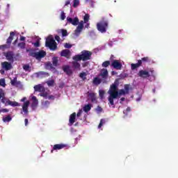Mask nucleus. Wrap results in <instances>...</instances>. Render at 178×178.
Listing matches in <instances>:
<instances>
[{
  "label": "nucleus",
  "mask_w": 178,
  "mask_h": 178,
  "mask_svg": "<svg viewBox=\"0 0 178 178\" xmlns=\"http://www.w3.org/2000/svg\"><path fill=\"white\" fill-rule=\"evenodd\" d=\"M124 101H126V98L122 97V98L120 99V104H122V102H124Z\"/></svg>",
  "instance_id": "nucleus-55"
},
{
  "label": "nucleus",
  "mask_w": 178,
  "mask_h": 178,
  "mask_svg": "<svg viewBox=\"0 0 178 178\" xmlns=\"http://www.w3.org/2000/svg\"><path fill=\"white\" fill-rule=\"evenodd\" d=\"M86 66H87V63L83 64V67H86Z\"/></svg>",
  "instance_id": "nucleus-63"
},
{
  "label": "nucleus",
  "mask_w": 178,
  "mask_h": 178,
  "mask_svg": "<svg viewBox=\"0 0 178 178\" xmlns=\"http://www.w3.org/2000/svg\"><path fill=\"white\" fill-rule=\"evenodd\" d=\"M86 76H87V74L86 72H81L79 74V77L81 79H83V80L86 79Z\"/></svg>",
  "instance_id": "nucleus-43"
},
{
  "label": "nucleus",
  "mask_w": 178,
  "mask_h": 178,
  "mask_svg": "<svg viewBox=\"0 0 178 178\" xmlns=\"http://www.w3.org/2000/svg\"><path fill=\"white\" fill-rule=\"evenodd\" d=\"M2 98H5V92L2 88H0V101Z\"/></svg>",
  "instance_id": "nucleus-34"
},
{
  "label": "nucleus",
  "mask_w": 178,
  "mask_h": 178,
  "mask_svg": "<svg viewBox=\"0 0 178 178\" xmlns=\"http://www.w3.org/2000/svg\"><path fill=\"white\" fill-rule=\"evenodd\" d=\"M19 40L20 41H25L26 38L24 36H21Z\"/></svg>",
  "instance_id": "nucleus-57"
},
{
  "label": "nucleus",
  "mask_w": 178,
  "mask_h": 178,
  "mask_svg": "<svg viewBox=\"0 0 178 178\" xmlns=\"http://www.w3.org/2000/svg\"><path fill=\"white\" fill-rule=\"evenodd\" d=\"M48 99H51L52 101H54V99H55V96H54L53 95H49L47 97Z\"/></svg>",
  "instance_id": "nucleus-49"
},
{
  "label": "nucleus",
  "mask_w": 178,
  "mask_h": 178,
  "mask_svg": "<svg viewBox=\"0 0 178 178\" xmlns=\"http://www.w3.org/2000/svg\"><path fill=\"white\" fill-rule=\"evenodd\" d=\"M111 66L114 69H116V70H122V63H120V62H119L118 60H114L111 63Z\"/></svg>",
  "instance_id": "nucleus-10"
},
{
  "label": "nucleus",
  "mask_w": 178,
  "mask_h": 178,
  "mask_svg": "<svg viewBox=\"0 0 178 178\" xmlns=\"http://www.w3.org/2000/svg\"><path fill=\"white\" fill-rule=\"evenodd\" d=\"M40 97H43V98H45L47 99V98H48V92H44L40 94Z\"/></svg>",
  "instance_id": "nucleus-40"
},
{
  "label": "nucleus",
  "mask_w": 178,
  "mask_h": 178,
  "mask_svg": "<svg viewBox=\"0 0 178 178\" xmlns=\"http://www.w3.org/2000/svg\"><path fill=\"white\" fill-rule=\"evenodd\" d=\"M30 106V102L29 101H26L24 103L23 106H22V111L24 112V115L25 116H27V115H29V106Z\"/></svg>",
  "instance_id": "nucleus-11"
},
{
  "label": "nucleus",
  "mask_w": 178,
  "mask_h": 178,
  "mask_svg": "<svg viewBox=\"0 0 178 178\" xmlns=\"http://www.w3.org/2000/svg\"><path fill=\"white\" fill-rule=\"evenodd\" d=\"M83 111L84 112H86V113H88V112L91 111V105L90 104L85 105L83 107Z\"/></svg>",
  "instance_id": "nucleus-28"
},
{
  "label": "nucleus",
  "mask_w": 178,
  "mask_h": 178,
  "mask_svg": "<svg viewBox=\"0 0 178 178\" xmlns=\"http://www.w3.org/2000/svg\"><path fill=\"white\" fill-rule=\"evenodd\" d=\"M88 20H90V15L86 14L85 16L83 17V23H87L88 22Z\"/></svg>",
  "instance_id": "nucleus-31"
},
{
  "label": "nucleus",
  "mask_w": 178,
  "mask_h": 178,
  "mask_svg": "<svg viewBox=\"0 0 178 178\" xmlns=\"http://www.w3.org/2000/svg\"><path fill=\"white\" fill-rule=\"evenodd\" d=\"M6 103L10 106H19V103H17V102H12L10 100H8Z\"/></svg>",
  "instance_id": "nucleus-26"
},
{
  "label": "nucleus",
  "mask_w": 178,
  "mask_h": 178,
  "mask_svg": "<svg viewBox=\"0 0 178 178\" xmlns=\"http://www.w3.org/2000/svg\"><path fill=\"white\" fill-rule=\"evenodd\" d=\"M141 65H142V62L140 60H138V63L136 64L134 63L131 64V70H136V69H137L138 67H140Z\"/></svg>",
  "instance_id": "nucleus-17"
},
{
  "label": "nucleus",
  "mask_w": 178,
  "mask_h": 178,
  "mask_svg": "<svg viewBox=\"0 0 178 178\" xmlns=\"http://www.w3.org/2000/svg\"><path fill=\"white\" fill-rule=\"evenodd\" d=\"M131 111V108L130 107H127V109L123 111V113L124 115H125V116H127V115H129V113H130Z\"/></svg>",
  "instance_id": "nucleus-33"
},
{
  "label": "nucleus",
  "mask_w": 178,
  "mask_h": 178,
  "mask_svg": "<svg viewBox=\"0 0 178 178\" xmlns=\"http://www.w3.org/2000/svg\"><path fill=\"white\" fill-rule=\"evenodd\" d=\"M1 66L3 69H5V70H10V69H12V64L8 61L3 62L1 63Z\"/></svg>",
  "instance_id": "nucleus-14"
},
{
  "label": "nucleus",
  "mask_w": 178,
  "mask_h": 178,
  "mask_svg": "<svg viewBox=\"0 0 178 178\" xmlns=\"http://www.w3.org/2000/svg\"><path fill=\"white\" fill-rule=\"evenodd\" d=\"M29 56H33L35 59H42V58L47 56V52L44 51V50L39 51L38 52L31 51Z\"/></svg>",
  "instance_id": "nucleus-6"
},
{
  "label": "nucleus",
  "mask_w": 178,
  "mask_h": 178,
  "mask_svg": "<svg viewBox=\"0 0 178 178\" xmlns=\"http://www.w3.org/2000/svg\"><path fill=\"white\" fill-rule=\"evenodd\" d=\"M82 113H83V111L82 110H79V112L76 114L77 118H80V116H81Z\"/></svg>",
  "instance_id": "nucleus-50"
},
{
  "label": "nucleus",
  "mask_w": 178,
  "mask_h": 178,
  "mask_svg": "<svg viewBox=\"0 0 178 178\" xmlns=\"http://www.w3.org/2000/svg\"><path fill=\"white\" fill-rule=\"evenodd\" d=\"M59 62V60L58 59V57H54L52 58V65L53 66H58V63Z\"/></svg>",
  "instance_id": "nucleus-29"
},
{
  "label": "nucleus",
  "mask_w": 178,
  "mask_h": 178,
  "mask_svg": "<svg viewBox=\"0 0 178 178\" xmlns=\"http://www.w3.org/2000/svg\"><path fill=\"white\" fill-rule=\"evenodd\" d=\"M3 112H9V110L4 108V109H3Z\"/></svg>",
  "instance_id": "nucleus-61"
},
{
  "label": "nucleus",
  "mask_w": 178,
  "mask_h": 178,
  "mask_svg": "<svg viewBox=\"0 0 178 178\" xmlns=\"http://www.w3.org/2000/svg\"><path fill=\"white\" fill-rule=\"evenodd\" d=\"M99 95L100 98H102V99L104 98V95H105V91L100 90L99 91Z\"/></svg>",
  "instance_id": "nucleus-41"
},
{
  "label": "nucleus",
  "mask_w": 178,
  "mask_h": 178,
  "mask_svg": "<svg viewBox=\"0 0 178 178\" xmlns=\"http://www.w3.org/2000/svg\"><path fill=\"white\" fill-rule=\"evenodd\" d=\"M99 76L102 78L103 80H106L108 76V70L102 69L101 70Z\"/></svg>",
  "instance_id": "nucleus-13"
},
{
  "label": "nucleus",
  "mask_w": 178,
  "mask_h": 178,
  "mask_svg": "<svg viewBox=\"0 0 178 178\" xmlns=\"http://www.w3.org/2000/svg\"><path fill=\"white\" fill-rule=\"evenodd\" d=\"M67 22L70 24H72V26H77L78 25L76 26V29L74 31V33H75L76 35H79V34H80V33H81V31H83V29H84V22L83 21L79 22V17H75L73 19L70 17H67Z\"/></svg>",
  "instance_id": "nucleus-2"
},
{
  "label": "nucleus",
  "mask_w": 178,
  "mask_h": 178,
  "mask_svg": "<svg viewBox=\"0 0 178 178\" xmlns=\"http://www.w3.org/2000/svg\"><path fill=\"white\" fill-rule=\"evenodd\" d=\"M101 83H102V81L101 80V79H99L98 77H95L93 79L92 84H94L95 86H99V84H101Z\"/></svg>",
  "instance_id": "nucleus-23"
},
{
  "label": "nucleus",
  "mask_w": 178,
  "mask_h": 178,
  "mask_svg": "<svg viewBox=\"0 0 178 178\" xmlns=\"http://www.w3.org/2000/svg\"><path fill=\"white\" fill-rule=\"evenodd\" d=\"M64 47L65 48H67V49H70L72 47V44H69V43H65L64 44Z\"/></svg>",
  "instance_id": "nucleus-48"
},
{
  "label": "nucleus",
  "mask_w": 178,
  "mask_h": 178,
  "mask_svg": "<svg viewBox=\"0 0 178 178\" xmlns=\"http://www.w3.org/2000/svg\"><path fill=\"white\" fill-rule=\"evenodd\" d=\"M72 67L76 70H81V65L77 61L72 62Z\"/></svg>",
  "instance_id": "nucleus-16"
},
{
  "label": "nucleus",
  "mask_w": 178,
  "mask_h": 178,
  "mask_svg": "<svg viewBox=\"0 0 178 178\" xmlns=\"http://www.w3.org/2000/svg\"><path fill=\"white\" fill-rule=\"evenodd\" d=\"M142 63H151V58L149 57H143L141 58Z\"/></svg>",
  "instance_id": "nucleus-27"
},
{
  "label": "nucleus",
  "mask_w": 178,
  "mask_h": 178,
  "mask_svg": "<svg viewBox=\"0 0 178 178\" xmlns=\"http://www.w3.org/2000/svg\"><path fill=\"white\" fill-rule=\"evenodd\" d=\"M1 102L3 103V104H5V96H4V97H2L1 99Z\"/></svg>",
  "instance_id": "nucleus-59"
},
{
  "label": "nucleus",
  "mask_w": 178,
  "mask_h": 178,
  "mask_svg": "<svg viewBox=\"0 0 178 178\" xmlns=\"http://www.w3.org/2000/svg\"><path fill=\"white\" fill-rule=\"evenodd\" d=\"M45 45L49 48L51 51H56V49L58 48V45L56 42H55V40H54V38H47L46 39Z\"/></svg>",
  "instance_id": "nucleus-4"
},
{
  "label": "nucleus",
  "mask_w": 178,
  "mask_h": 178,
  "mask_svg": "<svg viewBox=\"0 0 178 178\" xmlns=\"http://www.w3.org/2000/svg\"><path fill=\"white\" fill-rule=\"evenodd\" d=\"M73 2H74V4H73L74 8H77V6L80 5V0H74Z\"/></svg>",
  "instance_id": "nucleus-37"
},
{
  "label": "nucleus",
  "mask_w": 178,
  "mask_h": 178,
  "mask_svg": "<svg viewBox=\"0 0 178 178\" xmlns=\"http://www.w3.org/2000/svg\"><path fill=\"white\" fill-rule=\"evenodd\" d=\"M67 5H70V0H67V1H65V6H67Z\"/></svg>",
  "instance_id": "nucleus-54"
},
{
  "label": "nucleus",
  "mask_w": 178,
  "mask_h": 178,
  "mask_svg": "<svg viewBox=\"0 0 178 178\" xmlns=\"http://www.w3.org/2000/svg\"><path fill=\"white\" fill-rule=\"evenodd\" d=\"M34 47H35L36 48H38V47H40V42L39 41H36L34 43Z\"/></svg>",
  "instance_id": "nucleus-51"
},
{
  "label": "nucleus",
  "mask_w": 178,
  "mask_h": 178,
  "mask_svg": "<svg viewBox=\"0 0 178 178\" xmlns=\"http://www.w3.org/2000/svg\"><path fill=\"white\" fill-rule=\"evenodd\" d=\"M109 65H111V61L109 60H106L102 64V67H108Z\"/></svg>",
  "instance_id": "nucleus-30"
},
{
  "label": "nucleus",
  "mask_w": 178,
  "mask_h": 178,
  "mask_svg": "<svg viewBox=\"0 0 178 178\" xmlns=\"http://www.w3.org/2000/svg\"><path fill=\"white\" fill-rule=\"evenodd\" d=\"M23 69H24V70H26V72H27V70H29V69H30V65H24V66H23Z\"/></svg>",
  "instance_id": "nucleus-46"
},
{
  "label": "nucleus",
  "mask_w": 178,
  "mask_h": 178,
  "mask_svg": "<svg viewBox=\"0 0 178 178\" xmlns=\"http://www.w3.org/2000/svg\"><path fill=\"white\" fill-rule=\"evenodd\" d=\"M74 62H80V60H83L81 57V54H77L72 57Z\"/></svg>",
  "instance_id": "nucleus-24"
},
{
  "label": "nucleus",
  "mask_w": 178,
  "mask_h": 178,
  "mask_svg": "<svg viewBox=\"0 0 178 178\" xmlns=\"http://www.w3.org/2000/svg\"><path fill=\"white\" fill-rule=\"evenodd\" d=\"M109 26V24L108 21L105 19H102L97 24V29L99 33H106V30H108V27Z\"/></svg>",
  "instance_id": "nucleus-3"
},
{
  "label": "nucleus",
  "mask_w": 178,
  "mask_h": 178,
  "mask_svg": "<svg viewBox=\"0 0 178 178\" xmlns=\"http://www.w3.org/2000/svg\"><path fill=\"white\" fill-rule=\"evenodd\" d=\"M18 47L21 48V49H24L26 48V43L25 42H19L18 44Z\"/></svg>",
  "instance_id": "nucleus-38"
},
{
  "label": "nucleus",
  "mask_w": 178,
  "mask_h": 178,
  "mask_svg": "<svg viewBox=\"0 0 178 178\" xmlns=\"http://www.w3.org/2000/svg\"><path fill=\"white\" fill-rule=\"evenodd\" d=\"M97 111L98 112H102V107L98 106L97 108Z\"/></svg>",
  "instance_id": "nucleus-52"
},
{
  "label": "nucleus",
  "mask_w": 178,
  "mask_h": 178,
  "mask_svg": "<svg viewBox=\"0 0 178 178\" xmlns=\"http://www.w3.org/2000/svg\"><path fill=\"white\" fill-rule=\"evenodd\" d=\"M39 74L40 76H49V74L48 72H40Z\"/></svg>",
  "instance_id": "nucleus-45"
},
{
  "label": "nucleus",
  "mask_w": 178,
  "mask_h": 178,
  "mask_svg": "<svg viewBox=\"0 0 178 178\" xmlns=\"http://www.w3.org/2000/svg\"><path fill=\"white\" fill-rule=\"evenodd\" d=\"M47 84L49 87H54V85L55 84V81L50 80L47 82Z\"/></svg>",
  "instance_id": "nucleus-32"
},
{
  "label": "nucleus",
  "mask_w": 178,
  "mask_h": 178,
  "mask_svg": "<svg viewBox=\"0 0 178 178\" xmlns=\"http://www.w3.org/2000/svg\"><path fill=\"white\" fill-rule=\"evenodd\" d=\"M0 86L1 87H6V83L5 82V79H0Z\"/></svg>",
  "instance_id": "nucleus-36"
},
{
  "label": "nucleus",
  "mask_w": 178,
  "mask_h": 178,
  "mask_svg": "<svg viewBox=\"0 0 178 178\" xmlns=\"http://www.w3.org/2000/svg\"><path fill=\"white\" fill-rule=\"evenodd\" d=\"M60 19H61V20H65V19H66V15L65 14V12H63V11L61 12Z\"/></svg>",
  "instance_id": "nucleus-44"
},
{
  "label": "nucleus",
  "mask_w": 178,
  "mask_h": 178,
  "mask_svg": "<svg viewBox=\"0 0 178 178\" xmlns=\"http://www.w3.org/2000/svg\"><path fill=\"white\" fill-rule=\"evenodd\" d=\"M26 97H24L21 99V101H22V102H24L26 101Z\"/></svg>",
  "instance_id": "nucleus-60"
},
{
  "label": "nucleus",
  "mask_w": 178,
  "mask_h": 178,
  "mask_svg": "<svg viewBox=\"0 0 178 178\" xmlns=\"http://www.w3.org/2000/svg\"><path fill=\"white\" fill-rule=\"evenodd\" d=\"M104 124H105V120L102 119L99 124L98 129H101L102 126H104Z\"/></svg>",
  "instance_id": "nucleus-42"
},
{
  "label": "nucleus",
  "mask_w": 178,
  "mask_h": 178,
  "mask_svg": "<svg viewBox=\"0 0 178 178\" xmlns=\"http://www.w3.org/2000/svg\"><path fill=\"white\" fill-rule=\"evenodd\" d=\"M47 66H50V67H52V64H51V63H49L47 64Z\"/></svg>",
  "instance_id": "nucleus-62"
},
{
  "label": "nucleus",
  "mask_w": 178,
  "mask_h": 178,
  "mask_svg": "<svg viewBox=\"0 0 178 178\" xmlns=\"http://www.w3.org/2000/svg\"><path fill=\"white\" fill-rule=\"evenodd\" d=\"M75 122H76V113H73L70 116L69 122L70 123V124H74Z\"/></svg>",
  "instance_id": "nucleus-21"
},
{
  "label": "nucleus",
  "mask_w": 178,
  "mask_h": 178,
  "mask_svg": "<svg viewBox=\"0 0 178 178\" xmlns=\"http://www.w3.org/2000/svg\"><path fill=\"white\" fill-rule=\"evenodd\" d=\"M124 90H125V92H127V94H129V90H130V88H129V85L124 86Z\"/></svg>",
  "instance_id": "nucleus-47"
},
{
  "label": "nucleus",
  "mask_w": 178,
  "mask_h": 178,
  "mask_svg": "<svg viewBox=\"0 0 178 178\" xmlns=\"http://www.w3.org/2000/svg\"><path fill=\"white\" fill-rule=\"evenodd\" d=\"M63 72H65V73L68 74V76H70V74H72V73H73L72 72V70L70 69V67H69V65H66L65 67H63Z\"/></svg>",
  "instance_id": "nucleus-22"
},
{
  "label": "nucleus",
  "mask_w": 178,
  "mask_h": 178,
  "mask_svg": "<svg viewBox=\"0 0 178 178\" xmlns=\"http://www.w3.org/2000/svg\"><path fill=\"white\" fill-rule=\"evenodd\" d=\"M55 40L56 41H58V42H59V41H60V38L58 35H56L55 36Z\"/></svg>",
  "instance_id": "nucleus-53"
},
{
  "label": "nucleus",
  "mask_w": 178,
  "mask_h": 178,
  "mask_svg": "<svg viewBox=\"0 0 178 178\" xmlns=\"http://www.w3.org/2000/svg\"><path fill=\"white\" fill-rule=\"evenodd\" d=\"M13 35H15V32H10V36L7 39V44H11L13 41Z\"/></svg>",
  "instance_id": "nucleus-25"
},
{
  "label": "nucleus",
  "mask_w": 178,
  "mask_h": 178,
  "mask_svg": "<svg viewBox=\"0 0 178 178\" xmlns=\"http://www.w3.org/2000/svg\"><path fill=\"white\" fill-rule=\"evenodd\" d=\"M35 91H39V92H44L45 91V88L41 85H36L34 86Z\"/></svg>",
  "instance_id": "nucleus-18"
},
{
  "label": "nucleus",
  "mask_w": 178,
  "mask_h": 178,
  "mask_svg": "<svg viewBox=\"0 0 178 178\" xmlns=\"http://www.w3.org/2000/svg\"><path fill=\"white\" fill-rule=\"evenodd\" d=\"M118 87H119V82L118 80H115L114 83L111 85L110 89L108 90V104H111L113 108H115V102L114 99L119 98V95H126L127 94L126 90L121 89L118 91Z\"/></svg>",
  "instance_id": "nucleus-1"
},
{
  "label": "nucleus",
  "mask_w": 178,
  "mask_h": 178,
  "mask_svg": "<svg viewBox=\"0 0 178 178\" xmlns=\"http://www.w3.org/2000/svg\"><path fill=\"white\" fill-rule=\"evenodd\" d=\"M10 120H12V117H10V115H7L3 118V122H10Z\"/></svg>",
  "instance_id": "nucleus-35"
},
{
  "label": "nucleus",
  "mask_w": 178,
  "mask_h": 178,
  "mask_svg": "<svg viewBox=\"0 0 178 178\" xmlns=\"http://www.w3.org/2000/svg\"><path fill=\"white\" fill-rule=\"evenodd\" d=\"M72 53L69 49H63L60 52V56H64V58H67V59H70V56Z\"/></svg>",
  "instance_id": "nucleus-12"
},
{
  "label": "nucleus",
  "mask_w": 178,
  "mask_h": 178,
  "mask_svg": "<svg viewBox=\"0 0 178 178\" xmlns=\"http://www.w3.org/2000/svg\"><path fill=\"white\" fill-rule=\"evenodd\" d=\"M86 2H92V0H86Z\"/></svg>",
  "instance_id": "nucleus-64"
},
{
  "label": "nucleus",
  "mask_w": 178,
  "mask_h": 178,
  "mask_svg": "<svg viewBox=\"0 0 178 178\" xmlns=\"http://www.w3.org/2000/svg\"><path fill=\"white\" fill-rule=\"evenodd\" d=\"M49 104H50L49 101L44 102V105H46V106H48V105H49Z\"/></svg>",
  "instance_id": "nucleus-58"
},
{
  "label": "nucleus",
  "mask_w": 178,
  "mask_h": 178,
  "mask_svg": "<svg viewBox=\"0 0 178 178\" xmlns=\"http://www.w3.org/2000/svg\"><path fill=\"white\" fill-rule=\"evenodd\" d=\"M92 55V52L88 50H83L81 52V56L83 62H86V60H90V59H91Z\"/></svg>",
  "instance_id": "nucleus-7"
},
{
  "label": "nucleus",
  "mask_w": 178,
  "mask_h": 178,
  "mask_svg": "<svg viewBox=\"0 0 178 178\" xmlns=\"http://www.w3.org/2000/svg\"><path fill=\"white\" fill-rule=\"evenodd\" d=\"M10 84L14 87H19L22 83L20 81H17V77H15L13 79L10 80Z\"/></svg>",
  "instance_id": "nucleus-15"
},
{
  "label": "nucleus",
  "mask_w": 178,
  "mask_h": 178,
  "mask_svg": "<svg viewBox=\"0 0 178 178\" xmlns=\"http://www.w3.org/2000/svg\"><path fill=\"white\" fill-rule=\"evenodd\" d=\"M60 31L63 37L67 36V31L66 29H61Z\"/></svg>",
  "instance_id": "nucleus-39"
},
{
  "label": "nucleus",
  "mask_w": 178,
  "mask_h": 178,
  "mask_svg": "<svg viewBox=\"0 0 178 178\" xmlns=\"http://www.w3.org/2000/svg\"><path fill=\"white\" fill-rule=\"evenodd\" d=\"M88 96L90 97V99L91 100V102H97V94L94 92H90L88 94Z\"/></svg>",
  "instance_id": "nucleus-20"
},
{
  "label": "nucleus",
  "mask_w": 178,
  "mask_h": 178,
  "mask_svg": "<svg viewBox=\"0 0 178 178\" xmlns=\"http://www.w3.org/2000/svg\"><path fill=\"white\" fill-rule=\"evenodd\" d=\"M24 122H25V126H27L29 124V119L26 118L24 120Z\"/></svg>",
  "instance_id": "nucleus-56"
},
{
  "label": "nucleus",
  "mask_w": 178,
  "mask_h": 178,
  "mask_svg": "<svg viewBox=\"0 0 178 178\" xmlns=\"http://www.w3.org/2000/svg\"><path fill=\"white\" fill-rule=\"evenodd\" d=\"M33 99V102L31 104V108H37V106H38V100L37 99V97L35 96H33L32 97Z\"/></svg>",
  "instance_id": "nucleus-19"
},
{
  "label": "nucleus",
  "mask_w": 178,
  "mask_h": 178,
  "mask_svg": "<svg viewBox=\"0 0 178 178\" xmlns=\"http://www.w3.org/2000/svg\"><path fill=\"white\" fill-rule=\"evenodd\" d=\"M67 145L60 143V144H56L54 145L53 149L51 150V153L53 154L54 151H58V149H63V148H66Z\"/></svg>",
  "instance_id": "nucleus-9"
},
{
  "label": "nucleus",
  "mask_w": 178,
  "mask_h": 178,
  "mask_svg": "<svg viewBox=\"0 0 178 178\" xmlns=\"http://www.w3.org/2000/svg\"><path fill=\"white\" fill-rule=\"evenodd\" d=\"M154 71L153 69H151L149 71L141 70L138 72V77H141V79H148V77H151V76H154Z\"/></svg>",
  "instance_id": "nucleus-5"
},
{
  "label": "nucleus",
  "mask_w": 178,
  "mask_h": 178,
  "mask_svg": "<svg viewBox=\"0 0 178 178\" xmlns=\"http://www.w3.org/2000/svg\"><path fill=\"white\" fill-rule=\"evenodd\" d=\"M4 56H6V58L8 62H14L15 60V54H13V51H7L3 53Z\"/></svg>",
  "instance_id": "nucleus-8"
}]
</instances>
